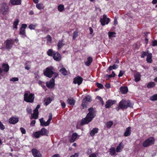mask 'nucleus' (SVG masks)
I'll return each mask as SVG.
<instances>
[{
    "label": "nucleus",
    "mask_w": 157,
    "mask_h": 157,
    "mask_svg": "<svg viewBox=\"0 0 157 157\" xmlns=\"http://www.w3.org/2000/svg\"><path fill=\"white\" fill-rule=\"evenodd\" d=\"M89 112L87 114L85 118H83L80 124L83 125L85 124H87L90 122L92 119L95 116V112L93 107L90 108L88 109Z\"/></svg>",
    "instance_id": "obj_1"
},
{
    "label": "nucleus",
    "mask_w": 157,
    "mask_h": 157,
    "mask_svg": "<svg viewBox=\"0 0 157 157\" xmlns=\"http://www.w3.org/2000/svg\"><path fill=\"white\" fill-rule=\"evenodd\" d=\"M24 100L27 102L33 103L34 99V94L31 93L30 92L28 91L24 95Z\"/></svg>",
    "instance_id": "obj_2"
},
{
    "label": "nucleus",
    "mask_w": 157,
    "mask_h": 157,
    "mask_svg": "<svg viewBox=\"0 0 157 157\" xmlns=\"http://www.w3.org/2000/svg\"><path fill=\"white\" fill-rule=\"evenodd\" d=\"M119 106L120 109H126L128 107H132V105L130 101L122 100L120 102Z\"/></svg>",
    "instance_id": "obj_3"
},
{
    "label": "nucleus",
    "mask_w": 157,
    "mask_h": 157,
    "mask_svg": "<svg viewBox=\"0 0 157 157\" xmlns=\"http://www.w3.org/2000/svg\"><path fill=\"white\" fill-rule=\"evenodd\" d=\"M155 139L153 137H150L146 140L143 143V146L144 147H147L154 143Z\"/></svg>",
    "instance_id": "obj_4"
},
{
    "label": "nucleus",
    "mask_w": 157,
    "mask_h": 157,
    "mask_svg": "<svg viewBox=\"0 0 157 157\" xmlns=\"http://www.w3.org/2000/svg\"><path fill=\"white\" fill-rule=\"evenodd\" d=\"M53 68L52 67L46 68L44 70V73L45 75L49 78L52 77L53 74Z\"/></svg>",
    "instance_id": "obj_5"
},
{
    "label": "nucleus",
    "mask_w": 157,
    "mask_h": 157,
    "mask_svg": "<svg viewBox=\"0 0 157 157\" xmlns=\"http://www.w3.org/2000/svg\"><path fill=\"white\" fill-rule=\"evenodd\" d=\"M27 26V25L26 24H23L20 28L19 34L21 35V37L22 38H24L26 36L25 34V29Z\"/></svg>",
    "instance_id": "obj_6"
},
{
    "label": "nucleus",
    "mask_w": 157,
    "mask_h": 157,
    "mask_svg": "<svg viewBox=\"0 0 157 157\" xmlns=\"http://www.w3.org/2000/svg\"><path fill=\"white\" fill-rule=\"evenodd\" d=\"M110 21L109 18H107V16L105 14L103 15V18H101L100 20L101 24L102 26L105 25V24H108Z\"/></svg>",
    "instance_id": "obj_7"
},
{
    "label": "nucleus",
    "mask_w": 157,
    "mask_h": 157,
    "mask_svg": "<svg viewBox=\"0 0 157 157\" xmlns=\"http://www.w3.org/2000/svg\"><path fill=\"white\" fill-rule=\"evenodd\" d=\"M46 86L49 89L53 88L55 86V79H51L49 81L46 82Z\"/></svg>",
    "instance_id": "obj_8"
},
{
    "label": "nucleus",
    "mask_w": 157,
    "mask_h": 157,
    "mask_svg": "<svg viewBox=\"0 0 157 157\" xmlns=\"http://www.w3.org/2000/svg\"><path fill=\"white\" fill-rule=\"evenodd\" d=\"M13 40L10 39H8L6 41V48L8 49H10L12 47L13 44Z\"/></svg>",
    "instance_id": "obj_9"
},
{
    "label": "nucleus",
    "mask_w": 157,
    "mask_h": 157,
    "mask_svg": "<svg viewBox=\"0 0 157 157\" xmlns=\"http://www.w3.org/2000/svg\"><path fill=\"white\" fill-rule=\"evenodd\" d=\"M19 121V118L17 117H12L10 118L9 120V123L11 124H15Z\"/></svg>",
    "instance_id": "obj_10"
},
{
    "label": "nucleus",
    "mask_w": 157,
    "mask_h": 157,
    "mask_svg": "<svg viewBox=\"0 0 157 157\" xmlns=\"http://www.w3.org/2000/svg\"><path fill=\"white\" fill-rule=\"evenodd\" d=\"M9 10L8 6L6 3H2V6L1 8V10L2 11V14H5L6 13L8 12Z\"/></svg>",
    "instance_id": "obj_11"
},
{
    "label": "nucleus",
    "mask_w": 157,
    "mask_h": 157,
    "mask_svg": "<svg viewBox=\"0 0 157 157\" xmlns=\"http://www.w3.org/2000/svg\"><path fill=\"white\" fill-rule=\"evenodd\" d=\"M40 135L42 136H48L49 134V131L45 128H43L39 131Z\"/></svg>",
    "instance_id": "obj_12"
},
{
    "label": "nucleus",
    "mask_w": 157,
    "mask_h": 157,
    "mask_svg": "<svg viewBox=\"0 0 157 157\" xmlns=\"http://www.w3.org/2000/svg\"><path fill=\"white\" fill-rule=\"evenodd\" d=\"M53 57L54 59L56 61H59L61 59V56L57 52L54 53Z\"/></svg>",
    "instance_id": "obj_13"
},
{
    "label": "nucleus",
    "mask_w": 157,
    "mask_h": 157,
    "mask_svg": "<svg viewBox=\"0 0 157 157\" xmlns=\"http://www.w3.org/2000/svg\"><path fill=\"white\" fill-rule=\"evenodd\" d=\"M32 152L34 157H41V155L39 153V151L36 149L33 148Z\"/></svg>",
    "instance_id": "obj_14"
},
{
    "label": "nucleus",
    "mask_w": 157,
    "mask_h": 157,
    "mask_svg": "<svg viewBox=\"0 0 157 157\" xmlns=\"http://www.w3.org/2000/svg\"><path fill=\"white\" fill-rule=\"evenodd\" d=\"M115 101H113L111 100H109L106 102V104L105 105L106 108H110L111 105L115 103Z\"/></svg>",
    "instance_id": "obj_15"
},
{
    "label": "nucleus",
    "mask_w": 157,
    "mask_h": 157,
    "mask_svg": "<svg viewBox=\"0 0 157 157\" xmlns=\"http://www.w3.org/2000/svg\"><path fill=\"white\" fill-rule=\"evenodd\" d=\"M78 136V134L74 132L72 134L71 138L70 140V142L71 143H73L75 141Z\"/></svg>",
    "instance_id": "obj_16"
},
{
    "label": "nucleus",
    "mask_w": 157,
    "mask_h": 157,
    "mask_svg": "<svg viewBox=\"0 0 157 157\" xmlns=\"http://www.w3.org/2000/svg\"><path fill=\"white\" fill-rule=\"evenodd\" d=\"M152 55L151 53H149L147 54L146 58V61L148 63H151L152 62Z\"/></svg>",
    "instance_id": "obj_17"
},
{
    "label": "nucleus",
    "mask_w": 157,
    "mask_h": 157,
    "mask_svg": "<svg viewBox=\"0 0 157 157\" xmlns=\"http://www.w3.org/2000/svg\"><path fill=\"white\" fill-rule=\"evenodd\" d=\"M131 128L129 127L126 128V131L124 133V136H130L131 134Z\"/></svg>",
    "instance_id": "obj_18"
},
{
    "label": "nucleus",
    "mask_w": 157,
    "mask_h": 157,
    "mask_svg": "<svg viewBox=\"0 0 157 157\" xmlns=\"http://www.w3.org/2000/svg\"><path fill=\"white\" fill-rule=\"evenodd\" d=\"M67 103L70 105L73 106L75 104V99L72 98H68L67 100Z\"/></svg>",
    "instance_id": "obj_19"
},
{
    "label": "nucleus",
    "mask_w": 157,
    "mask_h": 157,
    "mask_svg": "<svg viewBox=\"0 0 157 157\" xmlns=\"http://www.w3.org/2000/svg\"><path fill=\"white\" fill-rule=\"evenodd\" d=\"M120 90L123 94L127 93L128 90L127 87L125 86L121 87L120 88Z\"/></svg>",
    "instance_id": "obj_20"
},
{
    "label": "nucleus",
    "mask_w": 157,
    "mask_h": 157,
    "mask_svg": "<svg viewBox=\"0 0 157 157\" xmlns=\"http://www.w3.org/2000/svg\"><path fill=\"white\" fill-rule=\"evenodd\" d=\"M2 68L3 71L7 72L9 70V67L7 64L3 63L2 64Z\"/></svg>",
    "instance_id": "obj_21"
},
{
    "label": "nucleus",
    "mask_w": 157,
    "mask_h": 157,
    "mask_svg": "<svg viewBox=\"0 0 157 157\" xmlns=\"http://www.w3.org/2000/svg\"><path fill=\"white\" fill-rule=\"evenodd\" d=\"M124 147L123 144L121 143L117 147L116 151L117 152H119L121 151L122 149Z\"/></svg>",
    "instance_id": "obj_22"
},
{
    "label": "nucleus",
    "mask_w": 157,
    "mask_h": 157,
    "mask_svg": "<svg viewBox=\"0 0 157 157\" xmlns=\"http://www.w3.org/2000/svg\"><path fill=\"white\" fill-rule=\"evenodd\" d=\"M65 44L64 43L63 41L62 40H59L57 44L58 49H59L62 48L64 45Z\"/></svg>",
    "instance_id": "obj_23"
},
{
    "label": "nucleus",
    "mask_w": 157,
    "mask_h": 157,
    "mask_svg": "<svg viewBox=\"0 0 157 157\" xmlns=\"http://www.w3.org/2000/svg\"><path fill=\"white\" fill-rule=\"evenodd\" d=\"M10 2L13 5H19L21 3V0H10Z\"/></svg>",
    "instance_id": "obj_24"
},
{
    "label": "nucleus",
    "mask_w": 157,
    "mask_h": 157,
    "mask_svg": "<svg viewBox=\"0 0 157 157\" xmlns=\"http://www.w3.org/2000/svg\"><path fill=\"white\" fill-rule=\"evenodd\" d=\"M87 61L85 63V65L87 66H89L93 61V59L91 57H89L87 59Z\"/></svg>",
    "instance_id": "obj_25"
},
{
    "label": "nucleus",
    "mask_w": 157,
    "mask_h": 157,
    "mask_svg": "<svg viewBox=\"0 0 157 157\" xmlns=\"http://www.w3.org/2000/svg\"><path fill=\"white\" fill-rule=\"evenodd\" d=\"M98 129L97 128H94L90 132V135L92 136H93L95 134L98 132Z\"/></svg>",
    "instance_id": "obj_26"
},
{
    "label": "nucleus",
    "mask_w": 157,
    "mask_h": 157,
    "mask_svg": "<svg viewBox=\"0 0 157 157\" xmlns=\"http://www.w3.org/2000/svg\"><path fill=\"white\" fill-rule=\"evenodd\" d=\"M83 79H74L73 82L75 84H77L78 85H79L82 82Z\"/></svg>",
    "instance_id": "obj_27"
},
{
    "label": "nucleus",
    "mask_w": 157,
    "mask_h": 157,
    "mask_svg": "<svg viewBox=\"0 0 157 157\" xmlns=\"http://www.w3.org/2000/svg\"><path fill=\"white\" fill-rule=\"evenodd\" d=\"M59 71V72L64 75H67V70L63 67L60 69Z\"/></svg>",
    "instance_id": "obj_28"
},
{
    "label": "nucleus",
    "mask_w": 157,
    "mask_h": 157,
    "mask_svg": "<svg viewBox=\"0 0 157 157\" xmlns=\"http://www.w3.org/2000/svg\"><path fill=\"white\" fill-rule=\"evenodd\" d=\"M87 102L83 99L82 100V103L81 104V106L82 107V109H84L85 108H87Z\"/></svg>",
    "instance_id": "obj_29"
},
{
    "label": "nucleus",
    "mask_w": 157,
    "mask_h": 157,
    "mask_svg": "<svg viewBox=\"0 0 157 157\" xmlns=\"http://www.w3.org/2000/svg\"><path fill=\"white\" fill-rule=\"evenodd\" d=\"M40 122V125L41 126H47L48 125H46L47 124V123L44 121V119L43 118H42L39 119Z\"/></svg>",
    "instance_id": "obj_30"
},
{
    "label": "nucleus",
    "mask_w": 157,
    "mask_h": 157,
    "mask_svg": "<svg viewBox=\"0 0 157 157\" xmlns=\"http://www.w3.org/2000/svg\"><path fill=\"white\" fill-rule=\"evenodd\" d=\"M57 9L59 12H62L64 10V7L63 5L60 4L58 6Z\"/></svg>",
    "instance_id": "obj_31"
},
{
    "label": "nucleus",
    "mask_w": 157,
    "mask_h": 157,
    "mask_svg": "<svg viewBox=\"0 0 157 157\" xmlns=\"http://www.w3.org/2000/svg\"><path fill=\"white\" fill-rule=\"evenodd\" d=\"M47 39V43L49 45L52 42V37L49 35H48L46 36Z\"/></svg>",
    "instance_id": "obj_32"
},
{
    "label": "nucleus",
    "mask_w": 157,
    "mask_h": 157,
    "mask_svg": "<svg viewBox=\"0 0 157 157\" xmlns=\"http://www.w3.org/2000/svg\"><path fill=\"white\" fill-rule=\"evenodd\" d=\"M19 23V20L18 19H16L15 20L13 23V29H17V25H18Z\"/></svg>",
    "instance_id": "obj_33"
},
{
    "label": "nucleus",
    "mask_w": 157,
    "mask_h": 157,
    "mask_svg": "<svg viewBox=\"0 0 157 157\" xmlns=\"http://www.w3.org/2000/svg\"><path fill=\"white\" fill-rule=\"evenodd\" d=\"M83 99L86 101L87 102H91L92 100L91 97L88 95L85 96L83 98Z\"/></svg>",
    "instance_id": "obj_34"
},
{
    "label": "nucleus",
    "mask_w": 157,
    "mask_h": 157,
    "mask_svg": "<svg viewBox=\"0 0 157 157\" xmlns=\"http://www.w3.org/2000/svg\"><path fill=\"white\" fill-rule=\"evenodd\" d=\"M150 99L152 101H155L157 100V94H155L151 96Z\"/></svg>",
    "instance_id": "obj_35"
},
{
    "label": "nucleus",
    "mask_w": 157,
    "mask_h": 157,
    "mask_svg": "<svg viewBox=\"0 0 157 157\" xmlns=\"http://www.w3.org/2000/svg\"><path fill=\"white\" fill-rule=\"evenodd\" d=\"M36 6L39 10H41L44 8L43 5L41 3H37L36 5Z\"/></svg>",
    "instance_id": "obj_36"
},
{
    "label": "nucleus",
    "mask_w": 157,
    "mask_h": 157,
    "mask_svg": "<svg viewBox=\"0 0 157 157\" xmlns=\"http://www.w3.org/2000/svg\"><path fill=\"white\" fill-rule=\"evenodd\" d=\"M155 85V84L154 82H151L149 83L147 85V87L148 88H151L154 87Z\"/></svg>",
    "instance_id": "obj_37"
},
{
    "label": "nucleus",
    "mask_w": 157,
    "mask_h": 157,
    "mask_svg": "<svg viewBox=\"0 0 157 157\" xmlns=\"http://www.w3.org/2000/svg\"><path fill=\"white\" fill-rule=\"evenodd\" d=\"M39 132H40L39 131H38L35 132L34 133L33 135L35 137H36V138H39L40 137V136H41V135H40V133Z\"/></svg>",
    "instance_id": "obj_38"
},
{
    "label": "nucleus",
    "mask_w": 157,
    "mask_h": 157,
    "mask_svg": "<svg viewBox=\"0 0 157 157\" xmlns=\"http://www.w3.org/2000/svg\"><path fill=\"white\" fill-rule=\"evenodd\" d=\"M47 54L50 56H53V54L54 53L53 51L51 49H49L48 50L47 52Z\"/></svg>",
    "instance_id": "obj_39"
},
{
    "label": "nucleus",
    "mask_w": 157,
    "mask_h": 157,
    "mask_svg": "<svg viewBox=\"0 0 157 157\" xmlns=\"http://www.w3.org/2000/svg\"><path fill=\"white\" fill-rule=\"evenodd\" d=\"M113 124V122L112 121L108 122L106 123V127L108 128H110Z\"/></svg>",
    "instance_id": "obj_40"
},
{
    "label": "nucleus",
    "mask_w": 157,
    "mask_h": 157,
    "mask_svg": "<svg viewBox=\"0 0 157 157\" xmlns=\"http://www.w3.org/2000/svg\"><path fill=\"white\" fill-rule=\"evenodd\" d=\"M38 113H33V115H32L31 117L30 118L31 119H36L38 118Z\"/></svg>",
    "instance_id": "obj_41"
},
{
    "label": "nucleus",
    "mask_w": 157,
    "mask_h": 157,
    "mask_svg": "<svg viewBox=\"0 0 157 157\" xmlns=\"http://www.w3.org/2000/svg\"><path fill=\"white\" fill-rule=\"evenodd\" d=\"M115 149L114 147H112L110 149V153L112 155H114L115 153Z\"/></svg>",
    "instance_id": "obj_42"
},
{
    "label": "nucleus",
    "mask_w": 157,
    "mask_h": 157,
    "mask_svg": "<svg viewBox=\"0 0 157 157\" xmlns=\"http://www.w3.org/2000/svg\"><path fill=\"white\" fill-rule=\"evenodd\" d=\"M149 53L148 52V51L147 50V52H141L142 55L141 56V57L142 58H144V57L147 55V54H149Z\"/></svg>",
    "instance_id": "obj_43"
},
{
    "label": "nucleus",
    "mask_w": 157,
    "mask_h": 157,
    "mask_svg": "<svg viewBox=\"0 0 157 157\" xmlns=\"http://www.w3.org/2000/svg\"><path fill=\"white\" fill-rule=\"evenodd\" d=\"M115 34H116V33L114 32H109L108 33L109 37V38H110L111 37H112V36L115 37Z\"/></svg>",
    "instance_id": "obj_44"
},
{
    "label": "nucleus",
    "mask_w": 157,
    "mask_h": 157,
    "mask_svg": "<svg viewBox=\"0 0 157 157\" xmlns=\"http://www.w3.org/2000/svg\"><path fill=\"white\" fill-rule=\"evenodd\" d=\"M78 36V32L77 31H75L73 33V39L75 40Z\"/></svg>",
    "instance_id": "obj_45"
},
{
    "label": "nucleus",
    "mask_w": 157,
    "mask_h": 157,
    "mask_svg": "<svg viewBox=\"0 0 157 157\" xmlns=\"http://www.w3.org/2000/svg\"><path fill=\"white\" fill-rule=\"evenodd\" d=\"M51 102V99L50 98H47L46 101L45 102V105H49Z\"/></svg>",
    "instance_id": "obj_46"
},
{
    "label": "nucleus",
    "mask_w": 157,
    "mask_h": 157,
    "mask_svg": "<svg viewBox=\"0 0 157 157\" xmlns=\"http://www.w3.org/2000/svg\"><path fill=\"white\" fill-rule=\"evenodd\" d=\"M134 76L136 78H140L141 77L140 74L138 72L136 73L134 75Z\"/></svg>",
    "instance_id": "obj_47"
},
{
    "label": "nucleus",
    "mask_w": 157,
    "mask_h": 157,
    "mask_svg": "<svg viewBox=\"0 0 157 157\" xmlns=\"http://www.w3.org/2000/svg\"><path fill=\"white\" fill-rule=\"evenodd\" d=\"M36 26V25L31 24L29 26V29H34Z\"/></svg>",
    "instance_id": "obj_48"
},
{
    "label": "nucleus",
    "mask_w": 157,
    "mask_h": 157,
    "mask_svg": "<svg viewBox=\"0 0 157 157\" xmlns=\"http://www.w3.org/2000/svg\"><path fill=\"white\" fill-rule=\"evenodd\" d=\"M27 113L29 114H32V109L30 107H27L26 109Z\"/></svg>",
    "instance_id": "obj_49"
},
{
    "label": "nucleus",
    "mask_w": 157,
    "mask_h": 157,
    "mask_svg": "<svg viewBox=\"0 0 157 157\" xmlns=\"http://www.w3.org/2000/svg\"><path fill=\"white\" fill-rule=\"evenodd\" d=\"M124 73H125L124 71H120L118 75V76L119 77H120L122 76L124 74Z\"/></svg>",
    "instance_id": "obj_50"
},
{
    "label": "nucleus",
    "mask_w": 157,
    "mask_h": 157,
    "mask_svg": "<svg viewBox=\"0 0 157 157\" xmlns=\"http://www.w3.org/2000/svg\"><path fill=\"white\" fill-rule=\"evenodd\" d=\"M60 102L61 103V105L63 109H64L66 106V104L64 102H62V101L61 100Z\"/></svg>",
    "instance_id": "obj_51"
},
{
    "label": "nucleus",
    "mask_w": 157,
    "mask_h": 157,
    "mask_svg": "<svg viewBox=\"0 0 157 157\" xmlns=\"http://www.w3.org/2000/svg\"><path fill=\"white\" fill-rule=\"evenodd\" d=\"M5 128V126L2 122L0 121V129L2 130L4 129Z\"/></svg>",
    "instance_id": "obj_52"
},
{
    "label": "nucleus",
    "mask_w": 157,
    "mask_h": 157,
    "mask_svg": "<svg viewBox=\"0 0 157 157\" xmlns=\"http://www.w3.org/2000/svg\"><path fill=\"white\" fill-rule=\"evenodd\" d=\"M20 130L23 134H25L26 133V131L25 128L23 127H21L20 128Z\"/></svg>",
    "instance_id": "obj_53"
},
{
    "label": "nucleus",
    "mask_w": 157,
    "mask_h": 157,
    "mask_svg": "<svg viewBox=\"0 0 157 157\" xmlns=\"http://www.w3.org/2000/svg\"><path fill=\"white\" fill-rule=\"evenodd\" d=\"M99 100L100 101L101 103L102 106H103L104 105V101H103L102 98L99 96Z\"/></svg>",
    "instance_id": "obj_54"
},
{
    "label": "nucleus",
    "mask_w": 157,
    "mask_h": 157,
    "mask_svg": "<svg viewBox=\"0 0 157 157\" xmlns=\"http://www.w3.org/2000/svg\"><path fill=\"white\" fill-rule=\"evenodd\" d=\"M152 45L153 46H157V40H155L152 41Z\"/></svg>",
    "instance_id": "obj_55"
},
{
    "label": "nucleus",
    "mask_w": 157,
    "mask_h": 157,
    "mask_svg": "<svg viewBox=\"0 0 157 157\" xmlns=\"http://www.w3.org/2000/svg\"><path fill=\"white\" fill-rule=\"evenodd\" d=\"M35 123L36 121L35 120H33L30 123V125L32 126H33L35 125Z\"/></svg>",
    "instance_id": "obj_56"
},
{
    "label": "nucleus",
    "mask_w": 157,
    "mask_h": 157,
    "mask_svg": "<svg viewBox=\"0 0 157 157\" xmlns=\"http://www.w3.org/2000/svg\"><path fill=\"white\" fill-rule=\"evenodd\" d=\"M105 77L107 78H114L113 75H112V74L108 75H106L105 76Z\"/></svg>",
    "instance_id": "obj_57"
},
{
    "label": "nucleus",
    "mask_w": 157,
    "mask_h": 157,
    "mask_svg": "<svg viewBox=\"0 0 157 157\" xmlns=\"http://www.w3.org/2000/svg\"><path fill=\"white\" fill-rule=\"evenodd\" d=\"M78 153H75L74 155H71L70 157H78Z\"/></svg>",
    "instance_id": "obj_58"
},
{
    "label": "nucleus",
    "mask_w": 157,
    "mask_h": 157,
    "mask_svg": "<svg viewBox=\"0 0 157 157\" xmlns=\"http://www.w3.org/2000/svg\"><path fill=\"white\" fill-rule=\"evenodd\" d=\"M25 68L26 69L29 70L30 69V65H26Z\"/></svg>",
    "instance_id": "obj_59"
},
{
    "label": "nucleus",
    "mask_w": 157,
    "mask_h": 157,
    "mask_svg": "<svg viewBox=\"0 0 157 157\" xmlns=\"http://www.w3.org/2000/svg\"><path fill=\"white\" fill-rule=\"evenodd\" d=\"M118 66L117 65L114 64L112 67H113V69H115L118 67Z\"/></svg>",
    "instance_id": "obj_60"
},
{
    "label": "nucleus",
    "mask_w": 157,
    "mask_h": 157,
    "mask_svg": "<svg viewBox=\"0 0 157 157\" xmlns=\"http://www.w3.org/2000/svg\"><path fill=\"white\" fill-rule=\"evenodd\" d=\"M51 157H60L59 154H56L53 155Z\"/></svg>",
    "instance_id": "obj_61"
},
{
    "label": "nucleus",
    "mask_w": 157,
    "mask_h": 157,
    "mask_svg": "<svg viewBox=\"0 0 157 157\" xmlns=\"http://www.w3.org/2000/svg\"><path fill=\"white\" fill-rule=\"evenodd\" d=\"M105 86L107 88H109L110 87V84L109 83H106Z\"/></svg>",
    "instance_id": "obj_62"
},
{
    "label": "nucleus",
    "mask_w": 157,
    "mask_h": 157,
    "mask_svg": "<svg viewBox=\"0 0 157 157\" xmlns=\"http://www.w3.org/2000/svg\"><path fill=\"white\" fill-rule=\"evenodd\" d=\"M104 88V86L102 85L101 83H99V89H103Z\"/></svg>",
    "instance_id": "obj_63"
},
{
    "label": "nucleus",
    "mask_w": 157,
    "mask_h": 157,
    "mask_svg": "<svg viewBox=\"0 0 157 157\" xmlns=\"http://www.w3.org/2000/svg\"><path fill=\"white\" fill-rule=\"evenodd\" d=\"M96 155L94 153H92L90 155L89 157H96Z\"/></svg>",
    "instance_id": "obj_64"
}]
</instances>
